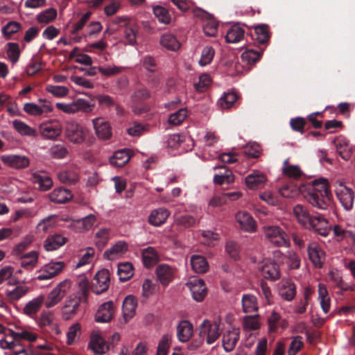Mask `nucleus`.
Masks as SVG:
<instances>
[{"label": "nucleus", "mask_w": 355, "mask_h": 355, "mask_svg": "<svg viewBox=\"0 0 355 355\" xmlns=\"http://www.w3.org/2000/svg\"><path fill=\"white\" fill-rule=\"evenodd\" d=\"M142 260L146 267H150L158 260V255L155 250L148 247L142 250Z\"/></svg>", "instance_id": "obj_44"}, {"label": "nucleus", "mask_w": 355, "mask_h": 355, "mask_svg": "<svg viewBox=\"0 0 355 355\" xmlns=\"http://www.w3.org/2000/svg\"><path fill=\"white\" fill-rule=\"evenodd\" d=\"M38 260V253L36 251H31L26 254L23 257L21 262V266L23 268L29 269L33 268Z\"/></svg>", "instance_id": "obj_55"}, {"label": "nucleus", "mask_w": 355, "mask_h": 355, "mask_svg": "<svg viewBox=\"0 0 355 355\" xmlns=\"http://www.w3.org/2000/svg\"><path fill=\"white\" fill-rule=\"evenodd\" d=\"M240 330L239 328L232 327L225 331L223 336V347L226 352L232 351L239 339Z\"/></svg>", "instance_id": "obj_21"}, {"label": "nucleus", "mask_w": 355, "mask_h": 355, "mask_svg": "<svg viewBox=\"0 0 355 355\" xmlns=\"http://www.w3.org/2000/svg\"><path fill=\"white\" fill-rule=\"evenodd\" d=\"M253 38L260 44L266 43L269 40L268 26L265 24L255 26Z\"/></svg>", "instance_id": "obj_45"}, {"label": "nucleus", "mask_w": 355, "mask_h": 355, "mask_svg": "<svg viewBox=\"0 0 355 355\" xmlns=\"http://www.w3.org/2000/svg\"><path fill=\"white\" fill-rule=\"evenodd\" d=\"M14 272V268L12 266H7L0 270V284L4 281L8 280V284L10 286L16 285L19 281L17 278H11Z\"/></svg>", "instance_id": "obj_49"}, {"label": "nucleus", "mask_w": 355, "mask_h": 355, "mask_svg": "<svg viewBox=\"0 0 355 355\" xmlns=\"http://www.w3.org/2000/svg\"><path fill=\"white\" fill-rule=\"evenodd\" d=\"M279 293L284 300L291 301L296 295L294 283L290 279H282L279 283Z\"/></svg>", "instance_id": "obj_28"}, {"label": "nucleus", "mask_w": 355, "mask_h": 355, "mask_svg": "<svg viewBox=\"0 0 355 355\" xmlns=\"http://www.w3.org/2000/svg\"><path fill=\"white\" fill-rule=\"evenodd\" d=\"M192 270L196 273H205L209 269V264L206 259L198 254H194L190 259Z\"/></svg>", "instance_id": "obj_39"}, {"label": "nucleus", "mask_w": 355, "mask_h": 355, "mask_svg": "<svg viewBox=\"0 0 355 355\" xmlns=\"http://www.w3.org/2000/svg\"><path fill=\"white\" fill-rule=\"evenodd\" d=\"M72 198L73 194L71 191L63 187L55 189L49 194V200L53 202L58 204L66 203L71 200Z\"/></svg>", "instance_id": "obj_26"}, {"label": "nucleus", "mask_w": 355, "mask_h": 355, "mask_svg": "<svg viewBox=\"0 0 355 355\" xmlns=\"http://www.w3.org/2000/svg\"><path fill=\"white\" fill-rule=\"evenodd\" d=\"M12 125L16 131L21 135L33 137L37 136L36 130L21 121L14 120L12 121Z\"/></svg>", "instance_id": "obj_42"}, {"label": "nucleus", "mask_w": 355, "mask_h": 355, "mask_svg": "<svg viewBox=\"0 0 355 355\" xmlns=\"http://www.w3.org/2000/svg\"><path fill=\"white\" fill-rule=\"evenodd\" d=\"M262 232L265 239L274 245L285 247L289 244L287 234L277 225H265L262 227Z\"/></svg>", "instance_id": "obj_3"}, {"label": "nucleus", "mask_w": 355, "mask_h": 355, "mask_svg": "<svg viewBox=\"0 0 355 355\" xmlns=\"http://www.w3.org/2000/svg\"><path fill=\"white\" fill-rule=\"evenodd\" d=\"M7 46V57L12 64H15L20 55L19 46L15 42H10Z\"/></svg>", "instance_id": "obj_58"}, {"label": "nucleus", "mask_w": 355, "mask_h": 355, "mask_svg": "<svg viewBox=\"0 0 355 355\" xmlns=\"http://www.w3.org/2000/svg\"><path fill=\"white\" fill-rule=\"evenodd\" d=\"M110 239V230L108 229H100L94 236V243L98 248L103 249Z\"/></svg>", "instance_id": "obj_47"}, {"label": "nucleus", "mask_w": 355, "mask_h": 355, "mask_svg": "<svg viewBox=\"0 0 355 355\" xmlns=\"http://www.w3.org/2000/svg\"><path fill=\"white\" fill-rule=\"evenodd\" d=\"M127 250L128 245L125 242L120 241L107 249L103 256L109 260H115L121 257Z\"/></svg>", "instance_id": "obj_29"}, {"label": "nucleus", "mask_w": 355, "mask_h": 355, "mask_svg": "<svg viewBox=\"0 0 355 355\" xmlns=\"http://www.w3.org/2000/svg\"><path fill=\"white\" fill-rule=\"evenodd\" d=\"M293 213L297 222L305 228L309 229L313 217L307 209L302 205H296L293 209Z\"/></svg>", "instance_id": "obj_25"}, {"label": "nucleus", "mask_w": 355, "mask_h": 355, "mask_svg": "<svg viewBox=\"0 0 355 355\" xmlns=\"http://www.w3.org/2000/svg\"><path fill=\"white\" fill-rule=\"evenodd\" d=\"M242 306L245 313H253L258 310L257 300L255 296L247 294L242 297Z\"/></svg>", "instance_id": "obj_43"}, {"label": "nucleus", "mask_w": 355, "mask_h": 355, "mask_svg": "<svg viewBox=\"0 0 355 355\" xmlns=\"http://www.w3.org/2000/svg\"><path fill=\"white\" fill-rule=\"evenodd\" d=\"M259 270L265 279L275 281L280 277L279 266L270 260H264L259 267Z\"/></svg>", "instance_id": "obj_20"}, {"label": "nucleus", "mask_w": 355, "mask_h": 355, "mask_svg": "<svg viewBox=\"0 0 355 355\" xmlns=\"http://www.w3.org/2000/svg\"><path fill=\"white\" fill-rule=\"evenodd\" d=\"M220 320H215L211 323L209 320H205L202 324L200 334L206 336V343L208 345L214 343L220 334Z\"/></svg>", "instance_id": "obj_10"}, {"label": "nucleus", "mask_w": 355, "mask_h": 355, "mask_svg": "<svg viewBox=\"0 0 355 355\" xmlns=\"http://www.w3.org/2000/svg\"><path fill=\"white\" fill-rule=\"evenodd\" d=\"M282 171L284 175L293 179H298L303 174L300 167L297 165L291 164L288 159L284 161Z\"/></svg>", "instance_id": "obj_40"}, {"label": "nucleus", "mask_w": 355, "mask_h": 355, "mask_svg": "<svg viewBox=\"0 0 355 355\" xmlns=\"http://www.w3.org/2000/svg\"><path fill=\"white\" fill-rule=\"evenodd\" d=\"M131 157L130 150L128 149H123L115 152L110 158V164L116 167H123L130 160Z\"/></svg>", "instance_id": "obj_35"}, {"label": "nucleus", "mask_w": 355, "mask_h": 355, "mask_svg": "<svg viewBox=\"0 0 355 355\" xmlns=\"http://www.w3.org/2000/svg\"><path fill=\"white\" fill-rule=\"evenodd\" d=\"M187 116V109L182 108L177 112L170 114L168 117V123L173 125H178L181 124Z\"/></svg>", "instance_id": "obj_59"}, {"label": "nucleus", "mask_w": 355, "mask_h": 355, "mask_svg": "<svg viewBox=\"0 0 355 355\" xmlns=\"http://www.w3.org/2000/svg\"><path fill=\"white\" fill-rule=\"evenodd\" d=\"M42 105H39L33 103H26L24 105V111L30 116H38L44 112H50L53 110L52 106L45 99H39Z\"/></svg>", "instance_id": "obj_19"}, {"label": "nucleus", "mask_w": 355, "mask_h": 355, "mask_svg": "<svg viewBox=\"0 0 355 355\" xmlns=\"http://www.w3.org/2000/svg\"><path fill=\"white\" fill-rule=\"evenodd\" d=\"M57 16V11L54 8H49L37 16L40 23L48 24L52 21Z\"/></svg>", "instance_id": "obj_62"}, {"label": "nucleus", "mask_w": 355, "mask_h": 355, "mask_svg": "<svg viewBox=\"0 0 355 355\" xmlns=\"http://www.w3.org/2000/svg\"><path fill=\"white\" fill-rule=\"evenodd\" d=\"M65 263L63 261H51L45 264L37 272V279L47 280L59 275L64 268Z\"/></svg>", "instance_id": "obj_9"}, {"label": "nucleus", "mask_w": 355, "mask_h": 355, "mask_svg": "<svg viewBox=\"0 0 355 355\" xmlns=\"http://www.w3.org/2000/svg\"><path fill=\"white\" fill-rule=\"evenodd\" d=\"M244 30L238 25L231 26L225 35L226 42L228 43H238L244 37Z\"/></svg>", "instance_id": "obj_41"}, {"label": "nucleus", "mask_w": 355, "mask_h": 355, "mask_svg": "<svg viewBox=\"0 0 355 355\" xmlns=\"http://www.w3.org/2000/svg\"><path fill=\"white\" fill-rule=\"evenodd\" d=\"M193 300L201 302L204 300L207 293L205 282L201 279L193 278L187 283Z\"/></svg>", "instance_id": "obj_13"}, {"label": "nucleus", "mask_w": 355, "mask_h": 355, "mask_svg": "<svg viewBox=\"0 0 355 355\" xmlns=\"http://www.w3.org/2000/svg\"><path fill=\"white\" fill-rule=\"evenodd\" d=\"M67 238L60 234H54L47 237L44 241V247L47 251H53L64 245Z\"/></svg>", "instance_id": "obj_38"}, {"label": "nucleus", "mask_w": 355, "mask_h": 355, "mask_svg": "<svg viewBox=\"0 0 355 355\" xmlns=\"http://www.w3.org/2000/svg\"><path fill=\"white\" fill-rule=\"evenodd\" d=\"M94 133L100 140L107 141L111 139L112 131L111 125L105 118L99 116L92 120Z\"/></svg>", "instance_id": "obj_8"}, {"label": "nucleus", "mask_w": 355, "mask_h": 355, "mask_svg": "<svg viewBox=\"0 0 355 355\" xmlns=\"http://www.w3.org/2000/svg\"><path fill=\"white\" fill-rule=\"evenodd\" d=\"M261 51L253 49H247L241 54V60L247 64H253L257 62L261 58Z\"/></svg>", "instance_id": "obj_52"}, {"label": "nucleus", "mask_w": 355, "mask_h": 355, "mask_svg": "<svg viewBox=\"0 0 355 355\" xmlns=\"http://www.w3.org/2000/svg\"><path fill=\"white\" fill-rule=\"evenodd\" d=\"M312 190L306 196L308 202L320 209H326L330 202L328 182L324 178L315 180L312 182Z\"/></svg>", "instance_id": "obj_1"}, {"label": "nucleus", "mask_w": 355, "mask_h": 355, "mask_svg": "<svg viewBox=\"0 0 355 355\" xmlns=\"http://www.w3.org/2000/svg\"><path fill=\"white\" fill-rule=\"evenodd\" d=\"M10 334L15 340L17 339H24L29 342H33L37 339V335L27 330L19 331H10Z\"/></svg>", "instance_id": "obj_64"}, {"label": "nucleus", "mask_w": 355, "mask_h": 355, "mask_svg": "<svg viewBox=\"0 0 355 355\" xmlns=\"http://www.w3.org/2000/svg\"><path fill=\"white\" fill-rule=\"evenodd\" d=\"M89 130L75 121H67L64 126V135L69 141L73 144H83L87 141Z\"/></svg>", "instance_id": "obj_2"}, {"label": "nucleus", "mask_w": 355, "mask_h": 355, "mask_svg": "<svg viewBox=\"0 0 355 355\" xmlns=\"http://www.w3.org/2000/svg\"><path fill=\"white\" fill-rule=\"evenodd\" d=\"M96 221V216L94 214H89L81 219L72 220L71 227L77 232H85L92 227Z\"/></svg>", "instance_id": "obj_24"}, {"label": "nucleus", "mask_w": 355, "mask_h": 355, "mask_svg": "<svg viewBox=\"0 0 355 355\" xmlns=\"http://www.w3.org/2000/svg\"><path fill=\"white\" fill-rule=\"evenodd\" d=\"M79 306L78 300H69L62 309V317L67 320L71 319L77 312Z\"/></svg>", "instance_id": "obj_50"}, {"label": "nucleus", "mask_w": 355, "mask_h": 355, "mask_svg": "<svg viewBox=\"0 0 355 355\" xmlns=\"http://www.w3.org/2000/svg\"><path fill=\"white\" fill-rule=\"evenodd\" d=\"M39 131L43 138L54 140L60 135L62 127L58 122L49 121L40 124Z\"/></svg>", "instance_id": "obj_11"}, {"label": "nucleus", "mask_w": 355, "mask_h": 355, "mask_svg": "<svg viewBox=\"0 0 355 355\" xmlns=\"http://www.w3.org/2000/svg\"><path fill=\"white\" fill-rule=\"evenodd\" d=\"M34 182L36 183L41 191H47L53 186V181L47 175H35Z\"/></svg>", "instance_id": "obj_54"}, {"label": "nucleus", "mask_w": 355, "mask_h": 355, "mask_svg": "<svg viewBox=\"0 0 355 355\" xmlns=\"http://www.w3.org/2000/svg\"><path fill=\"white\" fill-rule=\"evenodd\" d=\"M218 31V23L212 19H209L204 21L203 31L204 33L209 37L216 36Z\"/></svg>", "instance_id": "obj_63"}, {"label": "nucleus", "mask_w": 355, "mask_h": 355, "mask_svg": "<svg viewBox=\"0 0 355 355\" xmlns=\"http://www.w3.org/2000/svg\"><path fill=\"white\" fill-rule=\"evenodd\" d=\"M172 343V335L169 334H164L159 341L157 355H167Z\"/></svg>", "instance_id": "obj_51"}, {"label": "nucleus", "mask_w": 355, "mask_h": 355, "mask_svg": "<svg viewBox=\"0 0 355 355\" xmlns=\"http://www.w3.org/2000/svg\"><path fill=\"white\" fill-rule=\"evenodd\" d=\"M55 107L66 114H73L80 112H90L94 109V104L84 98H77L70 103H57Z\"/></svg>", "instance_id": "obj_5"}, {"label": "nucleus", "mask_w": 355, "mask_h": 355, "mask_svg": "<svg viewBox=\"0 0 355 355\" xmlns=\"http://www.w3.org/2000/svg\"><path fill=\"white\" fill-rule=\"evenodd\" d=\"M336 184V194L342 206L346 210L352 209L355 197L354 191L345 186L343 181L338 180Z\"/></svg>", "instance_id": "obj_6"}, {"label": "nucleus", "mask_w": 355, "mask_h": 355, "mask_svg": "<svg viewBox=\"0 0 355 355\" xmlns=\"http://www.w3.org/2000/svg\"><path fill=\"white\" fill-rule=\"evenodd\" d=\"M310 228L322 236H327L331 230L328 220L322 216H313Z\"/></svg>", "instance_id": "obj_22"}, {"label": "nucleus", "mask_w": 355, "mask_h": 355, "mask_svg": "<svg viewBox=\"0 0 355 355\" xmlns=\"http://www.w3.org/2000/svg\"><path fill=\"white\" fill-rule=\"evenodd\" d=\"M170 214L169 210L163 207L153 209L148 216V223L153 226L159 227L165 223Z\"/></svg>", "instance_id": "obj_27"}, {"label": "nucleus", "mask_w": 355, "mask_h": 355, "mask_svg": "<svg viewBox=\"0 0 355 355\" xmlns=\"http://www.w3.org/2000/svg\"><path fill=\"white\" fill-rule=\"evenodd\" d=\"M46 90L57 98L64 97L68 95L69 89L65 86L48 85Z\"/></svg>", "instance_id": "obj_61"}, {"label": "nucleus", "mask_w": 355, "mask_h": 355, "mask_svg": "<svg viewBox=\"0 0 355 355\" xmlns=\"http://www.w3.org/2000/svg\"><path fill=\"white\" fill-rule=\"evenodd\" d=\"M157 281L164 287L169 285L177 275V268L166 263H162L155 269Z\"/></svg>", "instance_id": "obj_7"}, {"label": "nucleus", "mask_w": 355, "mask_h": 355, "mask_svg": "<svg viewBox=\"0 0 355 355\" xmlns=\"http://www.w3.org/2000/svg\"><path fill=\"white\" fill-rule=\"evenodd\" d=\"M110 284V274L107 270L98 271L92 283V289L97 295L106 291Z\"/></svg>", "instance_id": "obj_16"}, {"label": "nucleus", "mask_w": 355, "mask_h": 355, "mask_svg": "<svg viewBox=\"0 0 355 355\" xmlns=\"http://www.w3.org/2000/svg\"><path fill=\"white\" fill-rule=\"evenodd\" d=\"M58 178L63 184L73 185L78 182L79 173L73 168H66L58 173Z\"/></svg>", "instance_id": "obj_33"}, {"label": "nucleus", "mask_w": 355, "mask_h": 355, "mask_svg": "<svg viewBox=\"0 0 355 355\" xmlns=\"http://www.w3.org/2000/svg\"><path fill=\"white\" fill-rule=\"evenodd\" d=\"M0 159L5 165L15 169L26 168L30 164L29 158L25 155H3Z\"/></svg>", "instance_id": "obj_12"}, {"label": "nucleus", "mask_w": 355, "mask_h": 355, "mask_svg": "<svg viewBox=\"0 0 355 355\" xmlns=\"http://www.w3.org/2000/svg\"><path fill=\"white\" fill-rule=\"evenodd\" d=\"M95 355H103L109 350V345L98 332H94L91 335L88 345Z\"/></svg>", "instance_id": "obj_15"}, {"label": "nucleus", "mask_w": 355, "mask_h": 355, "mask_svg": "<svg viewBox=\"0 0 355 355\" xmlns=\"http://www.w3.org/2000/svg\"><path fill=\"white\" fill-rule=\"evenodd\" d=\"M309 259L315 267L320 268L325 261V253L321 247L315 242L309 244L308 248Z\"/></svg>", "instance_id": "obj_17"}, {"label": "nucleus", "mask_w": 355, "mask_h": 355, "mask_svg": "<svg viewBox=\"0 0 355 355\" xmlns=\"http://www.w3.org/2000/svg\"><path fill=\"white\" fill-rule=\"evenodd\" d=\"M153 11L158 21L164 24H168L171 22V15L168 10L161 6H153Z\"/></svg>", "instance_id": "obj_48"}, {"label": "nucleus", "mask_w": 355, "mask_h": 355, "mask_svg": "<svg viewBox=\"0 0 355 355\" xmlns=\"http://www.w3.org/2000/svg\"><path fill=\"white\" fill-rule=\"evenodd\" d=\"M235 219L243 231L249 233L256 232V221L248 212L245 211H238L235 215Z\"/></svg>", "instance_id": "obj_18"}, {"label": "nucleus", "mask_w": 355, "mask_h": 355, "mask_svg": "<svg viewBox=\"0 0 355 355\" xmlns=\"http://www.w3.org/2000/svg\"><path fill=\"white\" fill-rule=\"evenodd\" d=\"M49 153L51 157L60 159L66 157L69 151L62 144H55L49 148Z\"/></svg>", "instance_id": "obj_53"}, {"label": "nucleus", "mask_w": 355, "mask_h": 355, "mask_svg": "<svg viewBox=\"0 0 355 355\" xmlns=\"http://www.w3.org/2000/svg\"><path fill=\"white\" fill-rule=\"evenodd\" d=\"M214 55L215 51L211 46H207L204 47L201 52L199 64L201 66L209 64L212 61Z\"/></svg>", "instance_id": "obj_60"}, {"label": "nucleus", "mask_w": 355, "mask_h": 355, "mask_svg": "<svg viewBox=\"0 0 355 355\" xmlns=\"http://www.w3.org/2000/svg\"><path fill=\"white\" fill-rule=\"evenodd\" d=\"M30 291L28 286L17 284L12 288H8L6 291V299L11 302H17L24 297Z\"/></svg>", "instance_id": "obj_32"}, {"label": "nucleus", "mask_w": 355, "mask_h": 355, "mask_svg": "<svg viewBox=\"0 0 355 355\" xmlns=\"http://www.w3.org/2000/svg\"><path fill=\"white\" fill-rule=\"evenodd\" d=\"M114 315V304L112 301L105 302L98 308L96 315L95 320L98 322H108Z\"/></svg>", "instance_id": "obj_23"}, {"label": "nucleus", "mask_w": 355, "mask_h": 355, "mask_svg": "<svg viewBox=\"0 0 355 355\" xmlns=\"http://www.w3.org/2000/svg\"><path fill=\"white\" fill-rule=\"evenodd\" d=\"M137 301L133 295H128L123 300L122 311L125 322L132 319L136 313Z\"/></svg>", "instance_id": "obj_31"}, {"label": "nucleus", "mask_w": 355, "mask_h": 355, "mask_svg": "<svg viewBox=\"0 0 355 355\" xmlns=\"http://www.w3.org/2000/svg\"><path fill=\"white\" fill-rule=\"evenodd\" d=\"M159 43L162 47L172 51L179 50L181 46L176 36L170 33L163 34L160 37Z\"/></svg>", "instance_id": "obj_34"}, {"label": "nucleus", "mask_w": 355, "mask_h": 355, "mask_svg": "<svg viewBox=\"0 0 355 355\" xmlns=\"http://www.w3.org/2000/svg\"><path fill=\"white\" fill-rule=\"evenodd\" d=\"M238 95L234 92H224L217 101V105L222 110L232 108L238 100Z\"/></svg>", "instance_id": "obj_36"}, {"label": "nucleus", "mask_w": 355, "mask_h": 355, "mask_svg": "<svg viewBox=\"0 0 355 355\" xmlns=\"http://www.w3.org/2000/svg\"><path fill=\"white\" fill-rule=\"evenodd\" d=\"M123 67H118L114 64H106L98 67V68L99 73L105 77H110L119 74L123 71Z\"/></svg>", "instance_id": "obj_56"}, {"label": "nucleus", "mask_w": 355, "mask_h": 355, "mask_svg": "<svg viewBox=\"0 0 355 355\" xmlns=\"http://www.w3.org/2000/svg\"><path fill=\"white\" fill-rule=\"evenodd\" d=\"M71 286V281L64 279L58 283L47 295L44 305L47 309L52 308L58 304L69 291Z\"/></svg>", "instance_id": "obj_4"}, {"label": "nucleus", "mask_w": 355, "mask_h": 355, "mask_svg": "<svg viewBox=\"0 0 355 355\" xmlns=\"http://www.w3.org/2000/svg\"><path fill=\"white\" fill-rule=\"evenodd\" d=\"M267 181L266 175L258 170H253L245 178V184L247 188L250 190L262 188Z\"/></svg>", "instance_id": "obj_14"}, {"label": "nucleus", "mask_w": 355, "mask_h": 355, "mask_svg": "<svg viewBox=\"0 0 355 355\" xmlns=\"http://www.w3.org/2000/svg\"><path fill=\"white\" fill-rule=\"evenodd\" d=\"M221 168H225V173L221 174L215 175L214 178V182L216 184L221 185L223 184L227 183L230 184L234 181V176L232 172L230 170L226 169L224 166H215L214 169Z\"/></svg>", "instance_id": "obj_46"}, {"label": "nucleus", "mask_w": 355, "mask_h": 355, "mask_svg": "<svg viewBox=\"0 0 355 355\" xmlns=\"http://www.w3.org/2000/svg\"><path fill=\"white\" fill-rule=\"evenodd\" d=\"M118 275L119 279L125 282L130 279L132 275V266L130 263H121L118 266Z\"/></svg>", "instance_id": "obj_57"}, {"label": "nucleus", "mask_w": 355, "mask_h": 355, "mask_svg": "<svg viewBox=\"0 0 355 355\" xmlns=\"http://www.w3.org/2000/svg\"><path fill=\"white\" fill-rule=\"evenodd\" d=\"M193 333V324L188 320H182L177 326V337L179 341L185 343L189 340Z\"/></svg>", "instance_id": "obj_30"}, {"label": "nucleus", "mask_w": 355, "mask_h": 355, "mask_svg": "<svg viewBox=\"0 0 355 355\" xmlns=\"http://www.w3.org/2000/svg\"><path fill=\"white\" fill-rule=\"evenodd\" d=\"M44 302V297L42 295H38L26 304L23 308V313L28 316L35 315L40 309Z\"/></svg>", "instance_id": "obj_37"}]
</instances>
